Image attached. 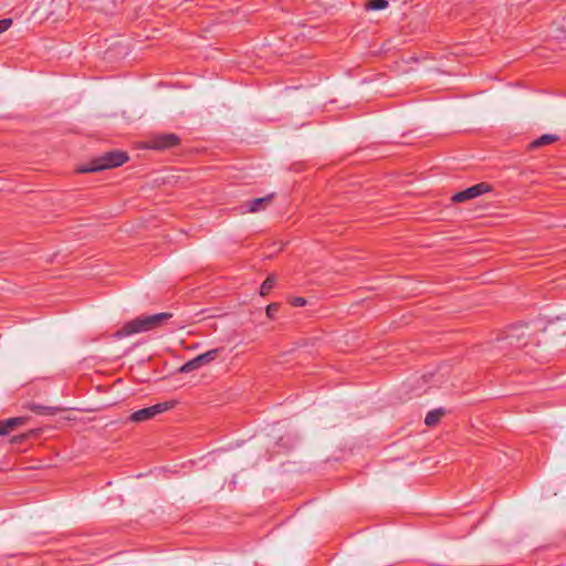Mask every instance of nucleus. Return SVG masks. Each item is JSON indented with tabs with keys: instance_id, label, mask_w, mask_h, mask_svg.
Wrapping results in <instances>:
<instances>
[{
	"instance_id": "obj_1",
	"label": "nucleus",
	"mask_w": 566,
	"mask_h": 566,
	"mask_svg": "<svg viewBox=\"0 0 566 566\" xmlns=\"http://www.w3.org/2000/svg\"><path fill=\"white\" fill-rule=\"evenodd\" d=\"M171 313H157L147 316H138L127 323L124 326L116 331L114 337L124 338L134 334L148 332L161 326L165 322L171 318Z\"/></svg>"
},
{
	"instance_id": "obj_2",
	"label": "nucleus",
	"mask_w": 566,
	"mask_h": 566,
	"mask_svg": "<svg viewBox=\"0 0 566 566\" xmlns=\"http://www.w3.org/2000/svg\"><path fill=\"white\" fill-rule=\"evenodd\" d=\"M127 160L128 155L125 151L112 150L92 159L86 165L81 166L77 171L81 174L97 172L119 167Z\"/></svg>"
},
{
	"instance_id": "obj_3",
	"label": "nucleus",
	"mask_w": 566,
	"mask_h": 566,
	"mask_svg": "<svg viewBox=\"0 0 566 566\" xmlns=\"http://www.w3.org/2000/svg\"><path fill=\"white\" fill-rule=\"evenodd\" d=\"M174 406H175V401L159 402L154 406L134 411L129 416L128 419H129V421L136 422V423L148 421V420L153 419L154 417H156L157 415L163 413V412L174 408Z\"/></svg>"
},
{
	"instance_id": "obj_4",
	"label": "nucleus",
	"mask_w": 566,
	"mask_h": 566,
	"mask_svg": "<svg viewBox=\"0 0 566 566\" xmlns=\"http://www.w3.org/2000/svg\"><path fill=\"white\" fill-rule=\"evenodd\" d=\"M221 350H222V348H213V349H210V350H208V352H206L203 354H200L197 357L186 361L179 368V371L184 373V374H187V373H190L192 370L199 369L203 365H207V364L213 361L214 359H217V357L219 356Z\"/></svg>"
},
{
	"instance_id": "obj_5",
	"label": "nucleus",
	"mask_w": 566,
	"mask_h": 566,
	"mask_svg": "<svg viewBox=\"0 0 566 566\" xmlns=\"http://www.w3.org/2000/svg\"><path fill=\"white\" fill-rule=\"evenodd\" d=\"M180 144V137L177 134H160L148 142V147L156 150H166Z\"/></svg>"
},
{
	"instance_id": "obj_6",
	"label": "nucleus",
	"mask_w": 566,
	"mask_h": 566,
	"mask_svg": "<svg viewBox=\"0 0 566 566\" xmlns=\"http://www.w3.org/2000/svg\"><path fill=\"white\" fill-rule=\"evenodd\" d=\"M491 191V186L486 182H480L465 190L459 191L452 196L453 202H464L469 199L476 198L483 193Z\"/></svg>"
},
{
	"instance_id": "obj_7",
	"label": "nucleus",
	"mask_w": 566,
	"mask_h": 566,
	"mask_svg": "<svg viewBox=\"0 0 566 566\" xmlns=\"http://www.w3.org/2000/svg\"><path fill=\"white\" fill-rule=\"evenodd\" d=\"M527 336L526 327L514 326L507 332L505 342L512 347L524 348L528 344V340L526 339Z\"/></svg>"
},
{
	"instance_id": "obj_8",
	"label": "nucleus",
	"mask_w": 566,
	"mask_h": 566,
	"mask_svg": "<svg viewBox=\"0 0 566 566\" xmlns=\"http://www.w3.org/2000/svg\"><path fill=\"white\" fill-rule=\"evenodd\" d=\"M274 193H270L262 198H255L244 203L247 212L254 213L264 210L272 201Z\"/></svg>"
},
{
	"instance_id": "obj_9",
	"label": "nucleus",
	"mask_w": 566,
	"mask_h": 566,
	"mask_svg": "<svg viewBox=\"0 0 566 566\" xmlns=\"http://www.w3.org/2000/svg\"><path fill=\"white\" fill-rule=\"evenodd\" d=\"M28 409L39 416H55L64 409L56 406H44L35 402L28 405Z\"/></svg>"
},
{
	"instance_id": "obj_10",
	"label": "nucleus",
	"mask_w": 566,
	"mask_h": 566,
	"mask_svg": "<svg viewBox=\"0 0 566 566\" xmlns=\"http://www.w3.org/2000/svg\"><path fill=\"white\" fill-rule=\"evenodd\" d=\"M559 140V136L556 134H544L541 137L534 139L530 143L528 149H537L539 147L553 144L555 142Z\"/></svg>"
},
{
	"instance_id": "obj_11",
	"label": "nucleus",
	"mask_w": 566,
	"mask_h": 566,
	"mask_svg": "<svg viewBox=\"0 0 566 566\" xmlns=\"http://www.w3.org/2000/svg\"><path fill=\"white\" fill-rule=\"evenodd\" d=\"M444 415H446V410L443 408H437V409L430 410L424 418V423L428 427H433L441 421V419Z\"/></svg>"
},
{
	"instance_id": "obj_12",
	"label": "nucleus",
	"mask_w": 566,
	"mask_h": 566,
	"mask_svg": "<svg viewBox=\"0 0 566 566\" xmlns=\"http://www.w3.org/2000/svg\"><path fill=\"white\" fill-rule=\"evenodd\" d=\"M276 283V276L274 274H270L262 283L260 287V294L266 295L271 292Z\"/></svg>"
},
{
	"instance_id": "obj_13",
	"label": "nucleus",
	"mask_w": 566,
	"mask_h": 566,
	"mask_svg": "<svg viewBox=\"0 0 566 566\" xmlns=\"http://www.w3.org/2000/svg\"><path fill=\"white\" fill-rule=\"evenodd\" d=\"M388 0H369L365 3V9L370 10H382L388 7Z\"/></svg>"
},
{
	"instance_id": "obj_14",
	"label": "nucleus",
	"mask_w": 566,
	"mask_h": 566,
	"mask_svg": "<svg viewBox=\"0 0 566 566\" xmlns=\"http://www.w3.org/2000/svg\"><path fill=\"white\" fill-rule=\"evenodd\" d=\"M28 418L25 417H14L3 420L6 423V427L9 429V431L13 430L15 427L22 426L27 422Z\"/></svg>"
},
{
	"instance_id": "obj_15",
	"label": "nucleus",
	"mask_w": 566,
	"mask_h": 566,
	"mask_svg": "<svg viewBox=\"0 0 566 566\" xmlns=\"http://www.w3.org/2000/svg\"><path fill=\"white\" fill-rule=\"evenodd\" d=\"M279 311V304L277 303H271L266 306L265 308V313H266V316L270 318V319H273L275 314L277 313Z\"/></svg>"
},
{
	"instance_id": "obj_16",
	"label": "nucleus",
	"mask_w": 566,
	"mask_h": 566,
	"mask_svg": "<svg viewBox=\"0 0 566 566\" xmlns=\"http://www.w3.org/2000/svg\"><path fill=\"white\" fill-rule=\"evenodd\" d=\"M12 25V19L6 18L0 20V33L7 31Z\"/></svg>"
},
{
	"instance_id": "obj_17",
	"label": "nucleus",
	"mask_w": 566,
	"mask_h": 566,
	"mask_svg": "<svg viewBox=\"0 0 566 566\" xmlns=\"http://www.w3.org/2000/svg\"><path fill=\"white\" fill-rule=\"evenodd\" d=\"M294 306H304L306 304V300L303 297H295L292 302Z\"/></svg>"
},
{
	"instance_id": "obj_18",
	"label": "nucleus",
	"mask_w": 566,
	"mask_h": 566,
	"mask_svg": "<svg viewBox=\"0 0 566 566\" xmlns=\"http://www.w3.org/2000/svg\"><path fill=\"white\" fill-rule=\"evenodd\" d=\"M10 431L9 429L6 427V423L3 420L0 421V436H4V434H8Z\"/></svg>"
},
{
	"instance_id": "obj_19",
	"label": "nucleus",
	"mask_w": 566,
	"mask_h": 566,
	"mask_svg": "<svg viewBox=\"0 0 566 566\" xmlns=\"http://www.w3.org/2000/svg\"><path fill=\"white\" fill-rule=\"evenodd\" d=\"M49 13H50V14H54V13H55V10H54V9H52V10H50V11H49Z\"/></svg>"
},
{
	"instance_id": "obj_20",
	"label": "nucleus",
	"mask_w": 566,
	"mask_h": 566,
	"mask_svg": "<svg viewBox=\"0 0 566 566\" xmlns=\"http://www.w3.org/2000/svg\"><path fill=\"white\" fill-rule=\"evenodd\" d=\"M55 0H51V2L53 3Z\"/></svg>"
}]
</instances>
